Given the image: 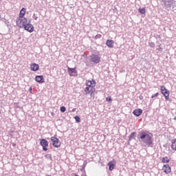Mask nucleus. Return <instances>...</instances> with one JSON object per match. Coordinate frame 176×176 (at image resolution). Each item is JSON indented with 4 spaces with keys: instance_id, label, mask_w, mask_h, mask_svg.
<instances>
[{
    "instance_id": "1",
    "label": "nucleus",
    "mask_w": 176,
    "mask_h": 176,
    "mask_svg": "<svg viewBox=\"0 0 176 176\" xmlns=\"http://www.w3.org/2000/svg\"><path fill=\"white\" fill-rule=\"evenodd\" d=\"M86 87L84 89L85 94H90L91 97L94 98V96L96 93V81L94 80H87L86 82Z\"/></svg>"
},
{
    "instance_id": "2",
    "label": "nucleus",
    "mask_w": 176,
    "mask_h": 176,
    "mask_svg": "<svg viewBox=\"0 0 176 176\" xmlns=\"http://www.w3.org/2000/svg\"><path fill=\"white\" fill-rule=\"evenodd\" d=\"M153 135L149 131H142L140 133V138L143 140V142L146 144L148 146H152L153 142L152 141V138Z\"/></svg>"
},
{
    "instance_id": "3",
    "label": "nucleus",
    "mask_w": 176,
    "mask_h": 176,
    "mask_svg": "<svg viewBox=\"0 0 176 176\" xmlns=\"http://www.w3.org/2000/svg\"><path fill=\"white\" fill-rule=\"evenodd\" d=\"M28 22V20H27V18L25 17L19 16L16 20V25L19 27V28H23Z\"/></svg>"
},
{
    "instance_id": "4",
    "label": "nucleus",
    "mask_w": 176,
    "mask_h": 176,
    "mask_svg": "<svg viewBox=\"0 0 176 176\" xmlns=\"http://www.w3.org/2000/svg\"><path fill=\"white\" fill-rule=\"evenodd\" d=\"M51 141L52 142V145L54 148H60L61 146V142L60 140L54 136L51 138Z\"/></svg>"
},
{
    "instance_id": "5",
    "label": "nucleus",
    "mask_w": 176,
    "mask_h": 176,
    "mask_svg": "<svg viewBox=\"0 0 176 176\" xmlns=\"http://www.w3.org/2000/svg\"><path fill=\"white\" fill-rule=\"evenodd\" d=\"M161 93L165 97L166 100H168L170 97V91L166 88L164 86H161L160 87Z\"/></svg>"
},
{
    "instance_id": "6",
    "label": "nucleus",
    "mask_w": 176,
    "mask_h": 176,
    "mask_svg": "<svg viewBox=\"0 0 176 176\" xmlns=\"http://www.w3.org/2000/svg\"><path fill=\"white\" fill-rule=\"evenodd\" d=\"M40 144L43 146V149L45 152L47 151V146H49V142L45 139H41L40 141Z\"/></svg>"
},
{
    "instance_id": "7",
    "label": "nucleus",
    "mask_w": 176,
    "mask_h": 176,
    "mask_svg": "<svg viewBox=\"0 0 176 176\" xmlns=\"http://www.w3.org/2000/svg\"><path fill=\"white\" fill-rule=\"evenodd\" d=\"M91 60L92 63H95V64H98L101 61V58L98 55L93 54L91 56Z\"/></svg>"
},
{
    "instance_id": "8",
    "label": "nucleus",
    "mask_w": 176,
    "mask_h": 176,
    "mask_svg": "<svg viewBox=\"0 0 176 176\" xmlns=\"http://www.w3.org/2000/svg\"><path fill=\"white\" fill-rule=\"evenodd\" d=\"M23 28L28 32H34V28L31 23H26Z\"/></svg>"
},
{
    "instance_id": "9",
    "label": "nucleus",
    "mask_w": 176,
    "mask_h": 176,
    "mask_svg": "<svg viewBox=\"0 0 176 176\" xmlns=\"http://www.w3.org/2000/svg\"><path fill=\"white\" fill-rule=\"evenodd\" d=\"M67 71L69 72V76H78V72L75 68H67Z\"/></svg>"
},
{
    "instance_id": "10",
    "label": "nucleus",
    "mask_w": 176,
    "mask_h": 176,
    "mask_svg": "<svg viewBox=\"0 0 176 176\" xmlns=\"http://www.w3.org/2000/svg\"><path fill=\"white\" fill-rule=\"evenodd\" d=\"M162 170L165 174H170V173H171V167H170V165L168 164L164 165Z\"/></svg>"
},
{
    "instance_id": "11",
    "label": "nucleus",
    "mask_w": 176,
    "mask_h": 176,
    "mask_svg": "<svg viewBox=\"0 0 176 176\" xmlns=\"http://www.w3.org/2000/svg\"><path fill=\"white\" fill-rule=\"evenodd\" d=\"M30 69L34 72H36V71H39V65L36 63H32L30 65Z\"/></svg>"
},
{
    "instance_id": "12",
    "label": "nucleus",
    "mask_w": 176,
    "mask_h": 176,
    "mask_svg": "<svg viewBox=\"0 0 176 176\" xmlns=\"http://www.w3.org/2000/svg\"><path fill=\"white\" fill-rule=\"evenodd\" d=\"M107 166H109V169L110 171H112L113 168H115V166H116V162L115 160L110 161Z\"/></svg>"
},
{
    "instance_id": "13",
    "label": "nucleus",
    "mask_w": 176,
    "mask_h": 176,
    "mask_svg": "<svg viewBox=\"0 0 176 176\" xmlns=\"http://www.w3.org/2000/svg\"><path fill=\"white\" fill-rule=\"evenodd\" d=\"M35 80L36 82H38V83H45L43 76H36Z\"/></svg>"
},
{
    "instance_id": "14",
    "label": "nucleus",
    "mask_w": 176,
    "mask_h": 176,
    "mask_svg": "<svg viewBox=\"0 0 176 176\" xmlns=\"http://www.w3.org/2000/svg\"><path fill=\"white\" fill-rule=\"evenodd\" d=\"M133 114L135 116H141V115H142V109H135L133 111Z\"/></svg>"
},
{
    "instance_id": "15",
    "label": "nucleus",
    "mask_w": 176,
    "mask_h": 176,
    "mask_svg": "<svg viewBox=\"0 0 176 176\" xmlns=\"http://www.w3.org/2000/svg\"><path fill=\"white\" fill-rule=\"evenodd\" d=\"M113 40H107V42H106V45L108 47H113Z\"/></svg>"
},
{
    "instance_id": "16",
    "label": "nucleus",
    "mask_w": 176,
    "mask_h": 176,
    "mask_svg": "<svg viewBox=\"0 0 176 176\" xmlns=\"http://www.w3.org/2000/svg\"><path fill=\"white\" fill-rule=\"evenodd\" d=\"M171 148L176 152V139L171 141Z\"/></svg>"
},
{
    "instance_id": "17",
    "label": "nucleus",
    "mask_w": 176,
    "mask_h": 176,
    "mask_svg": "<svg viewBox=\"0 0 176 176\" xmlns=\"http://www.w3.org/2000/svg\"><path fill=\"white\" fill-rule=\"evenodd\" d=\"M25 12H26V10L25 8H23L20 12H19V17H24V16H25Z\"/></svg>"
},
{
    "instance_id": "18",
    "label": "nucleus",
    "mask_w": 176,
    "mask_h": 176,
    "mask_svg": "<svg viewBox=\"0 0 176 176\" xmlns=\"http://www.w3.org/2000/svg\"><path fill=\"white\" fill-rule=\"evenodd\" d=\"M135 134H137V133L135 132L132 133L129 137V141H131L132 140H134V138H135Z\"/></svg>"
},
{
    "instance_id": "19",
    "label": "nucleus",
    "mask_w": 176,
    "mask_h": 176,
    "mask_svg": "<svg viewBox=\"0 0 176 176\" xmlns=\"http://www.w3.org/2000/svg\"><path fill=\"white\" fill-rule=\"evenodd\" d=\"M162 163H170V158L168 157H164L162 159Z\"/></svg>"
},
{
    "instance_id": "20",
    "label": "nucleus",
    "mask_w": 176,
    "mask_h": 176,
    "mask_svg": "<svg viewBox=\"0 0 176 176\" xmlns=\"http://www.w3.org/2000/svg\"><path fill=\"white\" fill-rule=\"evenodd\" d=\"M138 12H139V13H140L141 14H145L146 10V8H139V9H138Z\"/></svg>"
},
{
    "instance_id": "21",
    "label": "nucleus",
    "mask_w": 176,
    "mask_h": 176,
    "mask_svg": "<svg viewBox=\"0 0 176 176\" xmlns=\"http://www.w3.org/2000/svg\"><path fill=\"white\" fill-rule=\"evenodd\" d=\"M74 119H75L76 122H77V123H80V117L76 116L74 117Z\"/></svg>"
},
{
    "instance_id": "22",
    "label": "nucleus",
    "mask_w": 176,
    "mask_h": 176,
    "mask_svg": "<svg viewBox=\"0 0 176 176\" xmlns=\"http://www.w3.org/2000/svg\"><path fill=\"white\" fill-rule=\"evenodd\" d=\"M106 101L107 102H111L112 101V98L111 96H108L107 98H106Z\"/></svg>"
},
{
    "instance_id": "23",
    "label": "nucleus",
    "mask_w": 176,
    "mask_h": 176,
    "mask_svg": "<svg viewBox=\"0 0 176 176\" xmlns=\"http://www.w3.org/2000/svg\"><path fill=\"white\" fill-rule=\"evenodd\" d=\"M65 111H67V109L65 108V107H60V111L65 112Z\"/></svg>"
},
{
    "instance_id": "24",
    "label": "nucleus",
    "mask_w": 176,
    "mask_h": 176,
    "mask_svg": "<svg viewBox=\"0 0 176 176\" xmlns=\"http://www.w3.org/2000/svg\"><path fill=\"white\" fill-rule=\"evenodd\" d=\"M157 96H159V93H156L154 95H152L151 98H155V97H157Z\"/></svg>"
},
{
    "instance_id": "25",
    "label": "nucleus",
    "mask_w": 176,
    "mask_h": 176,
    "mask_svg": "<svg viewBox=\"0 0 176 176\" xmlns=\"http://www.w3.org/2000/svg\"><path fill=\"white\" fill-rule=\"evenodd\" d=\"M101 38V34H97L96 36H95V39H98Z\"/></svg>"
},
{
    "instance_id": "26",
    "label": "nucleus",
    "mask_w": 176,
    "mask_h": 176,
    "mask_svg": "<svg viewBox=\"0 0 176 176\" xmlns=\"http://www.w3.org/2000/svg\"><path fill=\"white\" fill-rule=\"evenodd\" d=\"M45 157H50V159H52V155H50V154H47V155H45Z\"/></svg>"
},
{
    "instance_id": "27",
    "label": "nucleus",
    "mask_w": 176,
    "mask_h": 176,
    "mask_svg": "<svg viewBox=\"0 0 176 176\" xmlns=\"http://www.w3.org/2000/svg\"><path fill=\"white\" fill-rule=\"evenodd\" d=\"M74 175H75V176H79V175H78L76 173H74Z\"/></svg>"
},
{
    "instance_id": "28",
    "label": "nucleus",
    "mask_w": 176,
    "mask_h": 176,
    "mask_svg": "<svg viewBox=\"0 0 176 176\" xmlns=\"http://www.w3.org/2000/svg\"><path fill=\"white\" fill-rule=\"evenodd\" d=\"M30 91L32 90V88H30Z\"/></svg>"
},
{
    "instance_id": "29",
    "label": "nucleus",
    "mask_w": 176,
    "mask_h": 176,
    "mask_svg": "<svg viewBox=\"0 0 176 176\" xmlns=\"http://www.w3.org/2000/svg\"><path fill=\"white\" fill-rule=\"evenodd\" d=\"M54 114V113H52V115H53Z\"/></svg>"
},
{
    "instance_id": "30",
    "label": "nucleus",
    "mask_w": 176,
    "mask_h": 176,
    "mask_svg": "<svg viewBox=\"0 0 176 176\" xmlns=\"http://www.w3.org/2000/svg\"><path fill=\"white\" fill-rule=\"evenodd\" d=\"M0 115H1V112H0Z\"/></svg>"
}]
</instances>
